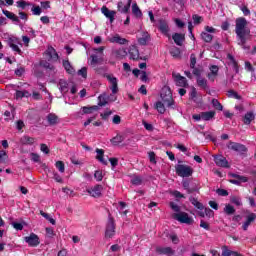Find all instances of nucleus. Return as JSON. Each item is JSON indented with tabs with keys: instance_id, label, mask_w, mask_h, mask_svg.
Returning <instances> with one entry per match:
<instances>
[{
	"instance_id": "nucleus-1",
	"label": "nucleus",
	"mask_w": 256,
	"mask_h": 256,
	"mask_svg": "<svg viewBox=\"0 0 256 256\" xmlns=\"http://www.w3.org/2000/svg\"><path fill=\"white\" fill-rule=\"evenodd\" d=\"M160 97L163 102L157 101L155 104V109L158 111V113L161 115L165 113V105L168 109H177V105L173 99V92H171V88L169 86H164L161 89Z\"/></svg>"
},
{
	"instance_id": "nucleus-2",
	"label": "nucleus",
	"mask_w": 256,
	"mask_h": 256,
	"mask_svg": "<svg viewBox=\"0 0 256 256\" xmlns=\"http://www.w3.org/2000/svg\"><path fill=\"white\" fill-rule=\"evenodd\" d=\"M235 33L239 39L238 45H240L242 49L249 50L250 47L245 45V43H247V35L251 33V30L247 28V19L243 17L236 19Z\"/></svg>"
},
{
	"instance_id": "nucleus-3",
	"label": "nucleus",
	"mask_w": 256,
	"mask_h": 256,
	"mask_svg": "<svg viewBox=\"0 0 256 256\" xmlns=\"http://www.w3.org/2000/svg\"><path fill=\"white\" fill-rule=\"evenodd\" d=\"M113 237H115V218H113V216H111V213H109L105 229V238L113 239Z\"/></svg>"
},
{
	"instance_id": "nucleus-4",
	"label": "nucleus",
	"mask_w": 256,
	"mask_h": 256,
	"mask_svg": "<svg viewBox=\"0 0 256 256\" xmlns=\"http://www.w3.org/2000/svg\"><path fill=\"white\" fill-rule=\"evenodd\" d=\"M175 171L178 177H191L193 175L192 167L185 164L176 165Z\"/></svg>"
},
{
	"instance_id": "nucleus-5",
	"label": "nucleus",
	"mask_w": 256,
	"mask_h": 256,
	"mask_svg": "<svg viewBox=\"0 0 256 256\" xmlns=\"http://www.w3.org/2000/svg\"><path fill=\"white\" fill-rule=\"evenodd\" d=\"M173 219L179 221V223H185L186 225H193L194 220L192 217H189V214L186 212H178L173 215Z\"/></svg>"
},
{
	"instance_id": "nucleus-6",
	"label": "nucleus",
	"mask_w": 256,
	"mask_h": 256,
	"mask_svg": "<svg viewBox=\"0 0 256 256\" xmlns=\"http://www.w3.org/2000/svg\"><path fill=\"white\" fill-rule=\"evenodd\" d=\"M227 148L231 149L232 151H236L237 153H240L243 155L244 153H247V146L243 145L241 143L230 141L227 144Z\"/></svg>"
},
{
	"instance_id": "nucleus-7",
	"label": "nucleus",
	"mask_w": 256,
	"mask_h": 256,
	"mask_svg": "<svg viewBox=\"0 0 256 256\" xmlns=\"http://www.w3.org/2000/svg\"><path fill=\"white\" fill-rule=\"evenodd\" d=\"M106 79L110 83V89L112 91L113 95H117L119 93V81L117 80V77L113 76V74L106 75Z\"/></svg>"
},
{
	"instance_id": "nucleus-8",
	"label": "nucleus",
	"mask_w": 256,
	"mask_h": 256,
	"mask_svg": "<svg viewBox=\"0 0 256 256\" xmlns=\"http://www.w3.org/2000/svg\"><path fill=\"white\" fill-rule=\"evenodd\" d=\"M24 241L29 245V247H37L41 243L39 236L35 233H31L29 236H25Z\"/></svg>"
},
{
	"instance_id": "nucleus-9",
	"label": "nucleus",
	"mask_w": 256,
	"mask_h": 256,
	"mask_svg": "<svg viewBox=\"0 0 256 256\" xmlns=\"http://www.w3.org/2000/svg\"><path fill=\"white\" fill-rule=\"evenodd\" d=\"M131 3H133V0H127V3L123 1H119L117 3V10L119 13H123L124 15H127L131 9Z\"/></svg>"
},
{
	"instance_id": "nucleus-10",
	"label": "nucleus",
	"mask_w": 256,
	"mask_h": 256,
	"mask_svg": "<svg viewBox=\"0 0 256 256\" xmlns=\"http://www.w3.org/2000/svg\"><path fill=\"white\" fill-rule=\"evenodd\" d=\"M172 77L178 87H189V83H187V78L181 76V74L173 72Z\"/></svg>"
},
{
	"instance_id": "nucleus-11",
	"label": "nucleus",
	"mask_w": 256,
	"mask_h": 256,
	"mask_svg": "<svg viewBox=\"0 0 256 256\" xmlns=\"http://www.w3.org/2000/svg\"><path fill=\"white\" fill-rule=\"evenodd\" d=\"M102 191H103V185L98 184V185H95L94 187L88 189L87 193H89V195H91V197L99 199V197H102V195H103Z\"/></svg>"
},
{
	"instance_id": "nucleus-12",
	"label": "nucleus",
	"mask_w": 256,
	"mask_h": 256,
	"mask_svg": "<svg viewBox=\"0 0 256 256\" xmlns=\"http://www.w3.org/2000/svg\"><path fill=\"white\" fill-rule=\"evenodd\" d=\"M158 23V29L160 33H162V35H165V37H171V35L169 34V23L167 22V20L160 19Z\"/></svg>"
},
{
	"instance_id": "nucleus-13",
	"label": "nucleus",
	"mask_w": 256,
	"mask_h": 256,
	"mask_svg": "<svg viewBox=\"0 0 256 256\" xmlns=\"http://www.w3.org/2000/svg\"><path fill=\"white\" fill-rule=\"evenodd\" d=\"M45 55L48 57V61H53L54 63L59 61V54H57V50L53 46L47 48Z\"/></svg>"
},
{
	"instance_id": "nucleus-14",
	"label": "nucleus",
	"mask_w": 256,
	"mask_h": 256,
	"mask_svg": "<svg viewBox=\"0 0 256 256\" xmlns=\"http://www.w3.org/2000/svg\"><path fill=\"white\" fill-rule=\"evenodd\" d=\"M214 163H216L217 167H224V169H229V161L223 155L214 156Z\"/></svg>"
},
{
	"instance_id": "nucleus-15",
	"label": "nucleus",
	"mask_w": 256,
	"mask_h": 256,
	"mask_svg": "<svg viewBox=\"0 0 256 256\" xmlns=\"http://www.w3.org/2000/svg\"><path fill=\"white\" fill-rule=\"evenodd\" d=\"M101 11L103 15H105V17L110 20V23H113L115 21V15L117 14L116 11L109 10V8H107L106 6H103Z\"/></svg>"
},
{
	"instance_id": "nucleus-16",
	"label": "nucleus",
	"mask_w": 256,
	"mask_h": 256,
	"mask_svg": "<svg viewBox=\"0 0 256 256\" xmlns=\"http://www.w3.org/2000/svg\"><path fill=\"white\" fill-rule=\"evenodd\" d=\"M183 188L187 191V193H195L196 191H199V188L197 187V184H193L192 187H190L189 180H183L182 181Z\"/></svg>"
},
{
	"instance_id": "nucleus-17",
	"label": "nucleus",
	"mask_w": 256,
	"mask_h": 256,
	"mask_svg": "<svg viewBox=\"0 0 256 256\" xmlns=\"http://www.w3.org/2000/svg\"><path fill=\"white\" fill-rule=\"evenodd\" d=\"M172 39H173L174 43L176 45H178V47H182L183 43L185 42V34L174 33L172 35Z\"/></svg>"
},
{
	"instance_id": "nucleus-18",
	"label": "nucleus",
	"mask_w": 256,
	"mask_h": 256,
	"mask_svg": "<svg viewBox=\"0 0 256 256\" xmlns=\"http://www.w3.org/2000/svg\"><path fill=\"white\" fill-rule=\"evenodd\" d=\"M128 53L132 61H137V59H139V49L137 48V46L131 45L128 49Z\"/></svg>"
},
{
	"instance_id": "nucleus-19",
	"label": "nucleus",
	"mask_w": 256,
	"mask_h": 256,
	"mask_svg": "<svg viewBox=\"0 0 256 256\" xmlns=\"http://www.w3.org/2000/svg\"><path fill=\"white\" fill-rule=\"evenodd\" d=\"M110 43H117L118 45H127L129 40L120 37L119 34L114 35L113 37L109 38Z\"/></svg>"
},
{
	"instance_id": "nucleus-20",
	"label": "nucleus",
	"mask_w": 256,
	"mask_h": 256,
	"mask_svg": "<svg viewBox=\"0 0 256 256\" xmlns=\"http://www.w3.org/2000/svg\"><path fill=\"white\" fill-rule=\"evenodd\" d=\"M255 219H256V214L255 213H250L247 216L246 221L242 225L243 231H247V229H249V225H251V223H253V221H255Z\"/></svg>"
},
{
	"instance_id": "nucleus-21",
	"label": "nucleus",
	"mask_w": 256,
	"mask_h": 256,
	"mask_svg": "<svg viewBox=\"0 0 256 256\" xmlns=\"http://www.w3.org/2000/svg\"><path fill=\"white\" fill-rule=\"evenodd\" d=\"M156 253H159V255H168V256H171V255H174L175 251H173V248L171 247H158L156 249Z\"/></svg>"
},
{
	"instance_id": "nucleus-22",
	"label": "nucleus",
	"mask_w": 256,
	"mask_h": 256,
	"mask_svg": "<svg viewBox=\"0 0 256 256\" xmlns=\"http://www.w3.org/2000/svg\"><path fill=\"white\" fill-rule=\"evenodd\" d=\"M36 139L31 136L24 135L20 138V144L21 145H33L35 143Z\"/></svg>"
},
{
	"instance_id": "nucleus-23",
	"label": "nucleus",
	"mask_w": 256,
	"mask_h": 256,
	"mask_svg": "<svg viewBox=\"0 0 256 256\" xmlns=\"http://www.w3.org/2000/svg\"><path fill=\"white\" fill-rule=\"evenodd\" d=\"M2 13L7 17V19H10L14 23H19V17H17L13 12H10L9 10H2Z\"/></svg>"
},
{
	"instance_id": "nucleus-24",
	"label": "nucleus",
	"mask_w": 256,
	"mask_h": 256,
	"mask_svg": "<svg viewBox=\"0 0 256 256\" xmlns=\"http://www.w3.org/2000/svg\"><path fill=\"white\" fill-rule=\"evenodd\" d=\"M96 153H97L96 159L100 163H102V165H107V160H105V158H103L105 155V150L97 148Z\"/></svg>"
},
{
	"instance_id": "nucleus-25",
	"label": "nucleus",
	"mask_w": 256,
	"mask_h": 256,
	"mask_svg": "<svg viewBox=\"0 0 256 256\" xmlns=\"http://www.w3.org/2000/svg\"><path fill=\"white\" fill-rule=\"evenodd\" d=\"M251 121H255V114L253 112H247L243 117L244 125H251Z\"/></svg>"
},
{
	"instance_id": "nucleus-26",
	"label": "nucleus",
	"mask_w": 256,
	"mask_h": 256,
	"mask_svg": "<svg viewBox=\"0 0 256 256\" xmlns=\"http://www.w3.org/2000/svg\"><path fill=\"white\" fill-rule=\"evenodd\" d=\"M48 124L53 126L59 123V117L56 114L50 113L47 115Z\"/></svg>"
},
{
	"instance_id": "nucleus-27",
	"label": "nucleus",
	"mask_w": 256,
	"mask_h": 256,
	"mask_svg": "<svg viewBox=\"0 0 256 256\" xmlns=\"http://www.w3.org/2000/svg\"><path fill=\"white\" fill-rule=\"evenodd\" d=\"M132 14L136 16L137 19H141V17H143V12H141L137 3L132 4Z\"/></svg>"
},
{
	"instance_id": "nucleus-28",
	"label": "nucleus",
	"mask_w": 256,
	"mask_h": 256,
	"mask_svg": "<svg viewBox=\"0 0 256 256\" xmlns=\"http://www.w3.org/2000/svg\"><path fill=\"white\" fill-rule=\"evenodd\" d=\"M94 111H99V106L94 105V106H84L82 107V112L84 115H90Z\"/></svg>"
},
{
	"instance_id": "nucleus-29",
	"label": "nucleus",
	"mask_w": 256,
	"mask_h": 256,
	"mask_svg": "<svg viewBox=\"0 0 256 256\" xmlns=\"http://www.w3.org/2000/svg\"><path fill=\"white\" fill-rule=\"evenodd\" d=\"M222 256H239V252L229 250V247L223 246L222 247Z\"/></svg>"
},
{
	"instance_id": "nucleus-30",
	"label": "nucleus",
	"mask_w": 256,
	"mask_h": 256,
	"mask_svg": "<svg viewBox=\"0 0 256 256\" xmlns=\"http://www.w3.org/2000/svg\"><path fill=\"white\" fill-rule=\"evenodd\" d=\"M63 67L69 75H73V73H75V68L71 66V62H69V60H63Z\"/></svg>"
},
{
	"instance_id": "nucleus-31",
	"label": "nucleus",
	"mask_w": 256,
	"mask_h": 256,
	"mask_svg": "<svg viewBox=\"0 0 256 256\" xmlns=\"http://www.w3.org/2000/svg\"><path fill=\"white\" fill-rule=\"evenodd\" d=\"M6 43L9 47L12 45H21V41L15 36H9L6 40Z\"/></svg>"
},
{
	"instance_id": "nucleus-32",
	"label": "nucleus",
	"mask_w": 256,
	"mask_h": 256,
	"mask_svg": "<svg viewBox=\"0 0 256 256\" xmlns=\"http://www.w3.org/2000/svg\"><path fill=\"white\" fill-rule=\"evenodd\" d=\"M113 55L116 59H123L127 57V50L125 49H118L113 52Z\"/></svg>"
},
{
	"instance_id": "nucleus-33",
	"label": "nucleus",
	"mask_w": 256,
	"mask_h": 256,
	"mask_svg": "<svg viewBox=\"0 0 256 256\" xmlns=\"http://www.w3.org/2000/svg\"><path fill=\"white\" fill-rule=\"evenodd\" d=\"M151 41V35L149 33L145 32L141 38L138 39L139 45H147Z\"/></svg>"
},
{
	"instance_id": "nucleus-34",
	"label": "nucleus",
	"mask_w": 256,
	"mask_h": 256,
	"mask_svg": "<svg viewBox=\"0 0 256 256\" xmlns=\"http://www.w3.org/2000/svg\"><path fill=\"white\" fill-rule=\"evenodd\" d=\"M197 85L198 87H201V89H204V91H207L209 89V85L207 84V79L205 78H197Z\"/></svg>"
},
{
	"instance_id": "nucleus-35",
	"label": "nucleus",
	"mask_w": 256,
	"mask_h": 256,
	"mask_svg": "<svg viewBox=\"0 0 256 256\" xmlns=\"http://www.w3.org/2000/svg\"><path fill=\"white\" fill-rule=\"evenodd\" d=\"M214 118H215V111L202 112L203 121H211V119H214Z\"/></svg>"
},
{
	"instance_id": "nucleus-36",
	"label": "nucleus",
	"mask_w": 256,
	"mask_h": 256,
	"mask_svg": "<svg viewBox=\"0 0 256 256\" xmlns=\"http://www.w3.org/2000/svg\"><path fill=\"white\" fill-rule=\"evenodd\" d=\"M110 141H111L112 145H114V147H117V145H119L120 143H123V141H125V136L117 135V136L113 137Z\"/></svg>"
},
{
	"instance_id": "nucleus-37",
	"label": "nucleus",
	"mask_w": 256,
	"mask_h": 256,
	"mask_svg": "<svg viewBox=\"0 0 256 256\" xmlns=\"http://www.w3.org/2000/svg\"><path fill=\"white\" fill-rule=\"evenodd\" d=\"M40 67H43L44 69H48L49 71H55V66H53V64L49 63V61H47V60H41Z\"/></svg>"
},
{
	"instance_id": "nucleus-38",
	"label": "nucleus",
	"mask_w": 256,
	"mask_h": 256,
	"mask_svg": "<svg viewBox=\"0 0 256 256\" xmlns=\"http://www.w3.org/2000/svg\"><path fill=\"white\" fill-rule=\"evenodd\" d=\"M235 207L231 204H226L224 207V213L226 215H235Z\"/></svg>"
},
{
	"instance_id": "nucleus-39",
	"label": "nucleus",
	"mask_w": 256,
	"mask_h": 256,
	"mask_svg": "<svg viewBox=\"0 0 256 256\" xmlns=\"http://www.w3.org/2000/svg\"><path fill=\"white\" fill-rule=\"evenodd\" d=\"M230 203L236 205V207H241V205H243V203L241 202V197L239 196H231Z\"/></svg>"
},
{
	"instance_id": "nucleus-40",
	"label": "nucleus",
	"mask_w": 256,
	"mask_h": 256,
	"mask_svg": "<svg viewBox=\"0 0 256 256\" xmlns=\"http://www.w3.org/2000/svg\"><path fill=\"white\" fill-rule=\"evenodd\" d=\"M189 201L194 205V207H196V209H200V211L203 210V204L201 202H198L197 198L191 196L189 198Z\"/></svg>"
},
{
	"instance_id": "nucleus-41",
	"label": "nucleus",
	"mask_w": 256,
	"mask_h": 256,
	"mask_svg": "<svg viewBox=\"0 0 256 256\" xmlns=\"http://www.w3.org/2000/svg\"><path fill=\"white\" fill-rule=\"evenodd\" d=\"M68 87H69V84L67 83V81H65V80L59 81V89H60L61 93H67Z\"/></svg>"
},
{
	"instance_id": "nucleus-42",
	"label": "nucleus",
	"mask_w": 256,
	"mask_h": 256,
	"mask_svg": "<svg viewBox=\"0 0 256 256\" xmlns=\"http://www.w3.org/2000/svg\"><path fill=\"white\" fill-rule=\"evenodd\" d=\"M95 73H97V75H101L102 77H106V78H107V75H111V74H107V68L105 67H96Z\"/></svg>"
},
{
	"instance_id": "nucleus-43",
	"label": "nucleus",
	"mask_w": 256,
	"mask_h": 256,
	"mask_svg": "<svg viewBox=\"0 0 256 256\" xmlns=\"http://www.w3.org/2000/svg\"><path fill=\"white\" fill-rule=\"evenodd\" d=\"M201 38L203 39V41H205V43H211L213 41V35L207 32H202Z\"/></svg>"
},
{
	"instance_id": "nucleus-44",
	"label": "nucleus",
	"mask_w": 256,
	"mask_h": 256,
	"mask_svg": "<svg viewBox=\"0 0 256 256\" xmlns=\"http://www.w3.org/2000/svg\"><path fill=\"white\" fill-rule=\"evenodd\" d=\"M170 55L175 59L181 57V49L174 47L170 50Z\"/></svg>"
},
{
	"instance_id": "nucleus-45",
	"label": "nucleus",
	"mask_w": 256,
	"mask_h": 256,
	"mask_svg": "<svg viewBox=\"0 0 256 256\" xmlns=\"http://www.w3.org/2000/svg\"><path fill=\"white\" fill-rule=\"evenodd\" d=\"M229 176L233 177L234 179H239L240 181H242V183H247V181H249L247 177L235 173H230Z\"/></svg>"
},
{
	"instance_id": "nucleus-46",
	"label": "nucleus",
	"mask_w": 256,
	"mask_h": 256,
	"mask_svg": "<svg viewBox=\"0 0 256 256\" xmlns=\"http://www.w3.org/2000/svg\"><path fill=\"white\" fill-rule=\"evenodd\" d=\"M229 176L233 177L234 179H239L240 181H242V183H247V181H249L247 177L235 173H230Z\"/></svg>"
},
{
	"instance_id": "nucleus-47",
	"label": "nucleus",
	"mask_w": 256,
	"mask_h": 256,
	"mask_svg": "<svg viewBox=\"0 0 256 256\" xmlns=\"http://www.w3.org/2000/svg\"><path fill=\"white\" fill-rule=\"evenodd\" d=\"M17 7H19L22 10H25L26 7H29V5H32L30 2H27L25 0L17 1Z\"/></svg>"
},
{
	"instance_id": "nucleus-48",
	"label": "nucleus",
	"mask_w": 256,
	"mask_h": 256,
	"mask_svg": "<svg viewBox=\"0 0 256 256\" xmlns=\"http://www.w3.org/2000/svg\"><path fill=\"white\" fill-rule=\"evenodd\" d=\"M90 57H91L90 65H99V63L103 61V59L99 58V56L97 55H91Z\"/></svg>"
},
{
	"instance_id": "nucleus-49",
	"label": "nucleus",
	"mask_w": 256,
	"mask_h": 256,
	"mask_svg": "<svg viewBox=\"0 0 256 256\" xmlns=\"http://www.w3.org/2000/svg\"><path fill=\"white\" fill-rule=\"evenodd\" d=\"M212 106L214 107V109H217V111H222L223 109V105L219 103V100L217 99H212Z\"/></svg>"
},
{
	"instance_id": "nucleus-50",
	"label": "nucleus",
	"mask_w": 256,
	"mask_h": 256,
	"mask_svg": "<svg viewBox=\"0 0 256 256\" xmlns=\"http://www.w3.org/2000/svg\"><path fill=\"white\" fill-rule=\"evenodd\" d=\"M105 105H107V99L105 98V96H99L98 105H96V107H105Z\"/></svg>"
},
{
	"instance_id": "nucleus-51",
	"label": "nucleus",
	"mask_w": 256,
	"mask_h": 256,
	"mask_svg": "<svg viewBox=\"0 0 256 256\" xmlns=\"http://www.w3.org/2000/svg\"><path fill=\"white\" fill-rule=\"evenodd\" d=\"M30 157H31V161H33L34 163H41V156H39V154L37 153H30Z\"/></svg>"
},
{
	"instance_id": "nucleus-52",
	"label": "nucleus",
	"mask_w": 256,
	"mask_h": 256,
	"mask_svg": "<svg viewBox=\"0 0 256 256\" xmlns=\"http://www.w3.org/2000/svg\"><path fill=\"white\" fill-rule=\"evenodd\" d=\"M195 65H197V56L195 54L190 55V69H195Z\"/></svg>"
},
{
	"instance_id": "nucleus-53",
	"label": "nucleus",
	"mask_w": 256,
	"mask_h": 256,
	"mask_svg": "<svg viewBox=\"0 0 256 256\" xmlns=\"http://www.w3.org/2000/svg\"><path fill=\"white\" fill-rule=\"evenodd\" d=\"M56 169H58V171H60L61 173H65V163L63 161H57Z\"/></svg>"
},
{
	"instance_id": "nucleus-54",
	"label": "nucleus",
	"mask_w": 256,
	"mask_h": 256,
	"mask_svg": "<svg viewBox=\"0 0 256 256\" xmlns=\"http://www.w3.org/2000/svg\"><path fill=\"white\" fill-rule=\"evenodd\" d=\"M132 185H141L143 183V179L140 176H135L131 179Z\"/></svg>"
},
{
	"instance_id": "nucleus-55",
	"label": "nucleus",
	"mask_w": 256,
	"mask_h": 256,
	"mask_svg": "<svg viewBox=\"0 0 256 256\" xmlns=\"http://www.w3.org/2000/svg\"><path fill=\"white\" fill-rule=\"evenodd\" d=\"M228 97H233L234 99L241 100V95H239L235 90H229Z\"/></svg>"
},
{
	"instance_id": "nucleus-56",
	"label": "nucleus",
	"mask_w": 256,
	"mask_h": 256,
	"mask_svg": "<svg viewBox=\"0 0 256 256\" xmlns=\"http://www.w3.org/2000/svg\"><path fill=\"white\" fill-rule=\"evenodd\" d=\"M94 178L96 181H103V172L101 170H96L94 173Z\"/></svg>"
},
{
	"instance_id": "nucleus-57",
	"label": "nucleus",
	"mask_w": 256,
	"mask_h": 256,
	"mask_svg": "<svg viewBox=\"0 0 256 256\" xmlns=\"http://www.w3.org/2000/svg\"><path fill=\"white\" fill-rule=\"evenodd\" d=\"M227 59H229L230 63L232 64L233 67H237L239 65L237 63V60H235V56L232 54H227Z\"/></svg>"
},
{
	"instance_id": "nucleus-58",
	"label": "nucleus",
	"mask_w": 256,
	"mask_h": 256,
	"mask_svg": "<svg viewBox=\"0 0 256 256\" xmlns=\"http://www.w3.org/2000/svg\"><path fill=\"white\" fill-rule=\"evenodd\" d=\"M216 193L217 195H219L220 197H227V195H229V192L225 189H221V188H218L216 190Z\"/></svg>"
},
{
	"instance_id": "nucleus-59",
	"label": "nucleus",
	"mask_w": 256,
	"mask_h": 256,
	"mask_svg": "<svg viewBox=\"0 0 256 256\" xmlns=\"http://www.w3.org/2000/svg\"><path fill=\"white\" fill-rule=\"evenodd\" d=\"M78 75L83 77V79H87V67H82L80 70H78Z\"/></svg>"
},
{
	"instance_id": "nucleus-60",
	"label": "nucleus",
	"mask_w": 256,
	"mask_h": 256,
	"mask_svg": "<svg viewBox=\"0 0 256 256\" xmlns=\"http://www.w3.org/2000/svg\"><path fill=\"white\" fill-rule=\"evenodd\" d=\"M192 19L194 21V25H199L201 23V21H203V17L197 15V14H194L192 16Z\"/></svg>"
},
{
	"instance_id": "nucleus-61",
	"label": "nucleus",
	"mask_w": 256,
	"mask_h": 256,
	"mask_svg": "<svg viewBox=\"0 0 256 256\" xmlns=\"http://www.w3.org/2000/svg\"><path fill=\"white\" fill-rule=\"evenodd\" d=\"M109 162L111 164V166L113 167V169H115V167H117L119 165V159L118 158H109Z\"/></svg>"
},
{
	"instance_id": "nucleus-62",
	"label": "nucleus",
	"mask_w": 256,
	"mask_h": 256,
	"mask_svg": "<svg viewBox=\"0 0 256 256\" xmlns=\"http://www.w3.org/2000/svg\"><path fill=\"white\" fill-rule=\"evenodd\" d=\"M19 44H12L10 48H12V51H15V53H18V55H23V51L19 49Z\"/></svg>"
},
{
	"instance_id": "nucleus-63",
	"label": "nucleus",
	"mask_w": 256,
	"mask_h": 256,
	"mask_svg": "<svg viewBox=\"0 0 256 256\" xmlns=\"http://www.w3.org/2000/svg\"><path fill=\"white\" fill-rule=\"evenodd\" d=\"M53 179H54L57 183H63V178H62L61 175H59V173H57V172H53Z\"/></svg>"
},
{
	"instance_id": "nucleus-64",
	"label": "nucleus",
	"mask_w": 256,
	"mask_h": 256,
	"mask_svg": "<svg viewBox=\"0 0 256 256\" xmlns=\"http://www.w3.org/2000/svg\"><path fill=\"white\" fill-rule=\"evenodd\" d=\"M33 15H41V7L33 5L31 9Z\"/></svg>"
}]
</instances>
